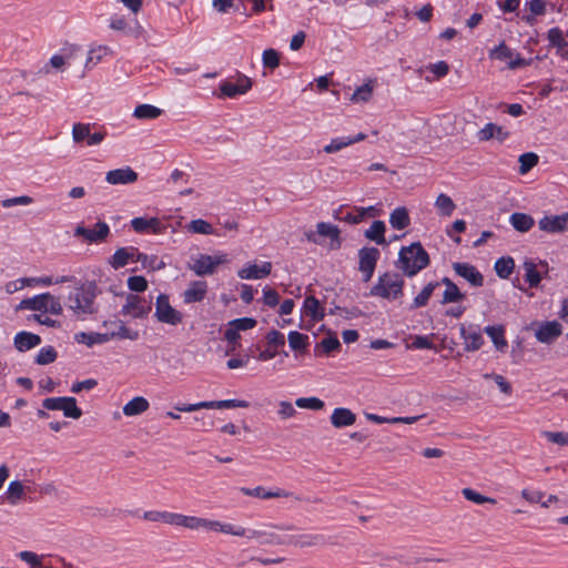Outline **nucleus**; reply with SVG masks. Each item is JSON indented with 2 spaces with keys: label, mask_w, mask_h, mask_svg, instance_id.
<instances>
[{
  "label": "nucleus",
  "mask_w": 568,
  "mask_h": 568,
  "mask_svg": "<svg viewBox=\"0 0 568 568\" xmlns=\"http://www.w3.org/2000/svg\"><path fill=\"white\" fill-rule=\"evenodd\" d=\"M286 545H294L301 548L323 546L327 542L326 537L322 534H297L286 535Z\"/></svg>",
  "instance_id": "ddd939ff"
},
{
  "label": "nucleus",
  "mask_w": 568,
  "mask_h": 568,
  "mask_svg": "<svg viewBox=\"0 0 568 568\" xmlns=\"http://www.w3.org/2000/svg\"><path fill=\"white\" fill-rule=\"evenodd\" d=\"M440 283L446 286L442 304L457 303L465 298V294L459 291L458 286L450 278L443 277Z\"/></svg>",
  "instance_id": "bb28decb"
},
{
  "label": "nucleus",
  "mask_w": 568,
  "mask_h": 568,
  "mask_svg": "<svg viewBox=\"0 0 568 568\" xmlns=\"http://www.w3.org/2000/svg\"><path fill=\"white\" fill-rule=\"evenodd\" d=\"M519 173H528L535 165H537L539 158L534 152H527L519 156Z\"/></svg>",
  "instance_id": "3c124183"
},
{
  "label": "nucleus",
  "mask_w": 568,
  "mask_h": 568,
  "mask_svg": "<svg viewBox=\"0 0 568 568\" xmlns=\"http://www.w3.org/2000/svg\"><path fill=\"white\" fill-rule=\"evenodd\" d=\"M525 270V280L529 284L530 287H537L541 281L540 273L537 271L536 264L526 260L523 264Z\"/></svg>",
  "instance_id": "37998d69"
},
{
  "label": "nucleus",
  "mask_w": 568,
  "mask_h": 568,
  "mask_svg": "<svg viewBox=\"0 0 568 568\" xmlns=\"http://www.w3.org/2000/svg\"><path fill=\"white\" fill-rule=\"evenodd\" d=\"M150 404L146 398L142 396H136L123 406V414L125 416L141 415L142 413L148 410Z\"/></svg>",
  "instance_id": "473e14b6"
},
{
  "label": "nucleus",
  "mask_w": 568,
  "mask_h": 568,
  "mask_svg": "<svg viewBox=\"0 0 568 568\" xmlns=\"http://www.w3.org/2000/svg\"><path fill=\"white\" fill-rule=\"evenodd\" d=\"M375 80H367L363 85L358 87L351 95L349 100L354 103L368 102L373 95Z\"/></svg>",
  "instance_id": "72a5a7b5"
},
{
  "label": "nucleus",
  "mask_w": 568,
  "mask_h": 568,
  "mask_svg": "<svg viewBox=\"0 0 568 568\" xmlns=\"http://www.w3.org/2000/svg\"><path fill=\"white\" fill-rule=\"evenodd\" d=\"M58 357V353L53 346L42 347L37 354L34 362L38 365H48L53 363Z\"/></svg>",
  "instance_id": "8fccbe9b"
},
{
  "label": "nucleus",
  "mask_w": 568,
  "mask_h": 568,
  "mask_svg": "<svg viewBox=\"0 0 568 568\" xmlns=\"http://www.w3.org/2000/svg\"><path fill=\"white\" fill-rule=\"evenodd\" d=\"M489 57L500 61L509 59L508 68L511 70L524 68L529 64V62L521 58L518 53H514V51L508 48L505 42H501L499 45L493 49L489 52Z\"/></svg>",
  "instance_id": "1a4fd4ad"
},
{
  "label": "nucleus",
  "mask_w": 568,
  "mask_h": 568,
  "mask_svg": "<svg viewBox=\"0 0 568 568\" xmlns=\"http://www.w3.org/2000/svg\"><path fill=\"white\" fill-rule=\"evenodd\" d=\"M143 519L149 521H162L168 525H175L176 513L148 510L144 511Z\"/></svg>",
  "instance_id": "58836bf2"
},
{
  "label": "nucleus",
  "mask_w": 568,
  "mask_h": 568,
  "mask_svg": "<svg viewBox=\"0 0 568 568\" xmlns=\"http://www.w3.org/2000/svg\"><path fill=\"white\" fill-rule=\"evenodd\" d=\"M105 180L113 185L131 184L138 180V173L130 166H125L109 171L105 175Z\"/></svg>",
  "instance_id": "f3484780"
},
{
  "label": "nucleus",
  "mask_w": 568,
  "mask_h": 568,
  "mask_svg": "<svg viewBox=\"0 0 568 568\" xmlns=\"http://www.w3.org/2000/svg\"><path fill=\"white\" fill-rule=\"evenodd\" d=\"M386 225L384 221L376 220L372 223L371 227L364 232V236L375 242L377 245H388V242L385 239Z\"/></svg>",
  "instance_id": "393cba45"
},
{
  "label": "nucleus",
  "mask_w": 568,
  "mask_h": 568,
  "mask_svg": "<svg viewBox=\"0 0 568 568\" xmlns=\"http://www.w3.org/2000/svg\"><path fill=\"white\" fill-rule=\"evenodd\" d=\"M135 261L140 262L144 268H150L152 271H160L165 267V263L160 261L158 256H149L141 252H136Z\"/></svg>",
  "instance_id": "c03bdc74"
},
{
  "label": "nucleus",
  "mask_w": 568,
  "mask_h": 568,
  "mask_svg": "<svg viewBox=\"0 0 568 568\" xmlns=\"http://www.w3.org/2000/svg\"><path fill=\"white\" fill-rule=\"evenodd\" d=\"M128 287L132 292H144L148 288V281L143 276H130L128 278Z\"/></svg>",
  "instance_id": "69168bd1"
},
{
  "label": "nucleus",
  "mask_w": 568,
  "mask_h": 568,
  "mask_svg": "<svg viewBox=\"0 0 568 568\" xmlns=\"http://www.w3.org/2000/svg\"><path fill=\"white\" fill-rule=\"evenodd\" d=\"M322 348L323 353L329 354L332 352L338 351L341 348V343L336 336H328L323 338L316 346H315V355L318 354V349Z\"/></svg>",
  "instance_id": "603ef678"
},
{
  "label": "nucleus",
  "mask_w": 568,
  "mask_h": 568,
  "mask_svg": "<svg viewBox=\"0 0 568 568\" xmlns=\"http://www.w3.org/2000/svg\"><path fill=\"white\" fill-rule=\"evenodd\" d=\"M439 286V282H429L420 293L414 298L410 310H416L426 306L433 292Z\"/></svg>",
  "instance_id": "e433bc0d"
},
{
  "label": "nucleus",
  "mask_w": 568,
  "mask_h": 568,
  "mask_svg": "<svg viewBox=\"0 0 568 568\" xmlns=\"http://www.w3.org/2000/svg\"><path fill=\"white\" fill-rule=\"evenodd\" d=\"M494 267L500 278H508L514 271L515 261L510 256H503L495 262Z\"/></svg>",
  "instance_id": "a19ab883"
},
{
  "label": "nucleus",
  "mask_w": 568,
  "mask_h": 568,
  "mask_svg": "<svg viewBox=\"0 0 568 568\" xmlns=\"http://www.w3.org/2000/svg\"><path fill=\"white\" fill-rule=\"evenodd\" d=\"M50 298V293H42L33 297L22 300L17 310H31L38 312H47L45 301Z\"/></svg>",
  "instance_id": "a878e982"
},
{
  "label": "nucleus",
  "mask_w": 568,
  "mask_h": 568,
  "mask_svg": "<svg viewBox=\"0 0 568 568\" xmlns=\"http://www.w3.org/2000/svg\"><path fill=\"white\" fill-rule=\"evenodd\" d=\"M541 231L549 234H560L568 232V213L559 215H545L538 221Z\"/></svg>",
  "instance_id": "9d476101"
},
{
  "label": "nucleus",
  "mask_w": 568,
  "mask_h": 568,
  "mask_svg": "<svg viewBox=\"0 0 568 568\" xmlns=\"http://www.w3.org/2000/svg\"><path fill=\"white\" fill-rule=\"evenodd\" d=\"M250 406V403L243 399H223V400H211L207 402V409L210 408H247Z\"/></svg>",
  "instance_id": "49530a36"
},
{
  "label": "nucleus",
  "mask_w": 568,
  "mask_h": 568,
  "mask_svg": "<svg viewBox=\"0 0 568 568\" xmlns=\"http://www.w3.org/2000/svg\"><path fill=\"white\" fill-rule=\"evenodd\" d=\"M125 304L122 306L121 313L130 315L134 318L145 317L152 310L151 302H146L139 295L128 294Z\"/></svg>",
  "instance_id": "6e6552de"
},
{
  "label": "nucleus",
  "mask_w": 568,
  "mask_h": 568,
  "mask_svg": "<svg viewBox=\"0 0 568 568\" xmlns=\"http://www.w3.org/2000/svg\"><path fill=\"white\" fill-rule=\"evenodd\" d=\"M296 406L300 408H307L318 410L324 407V402L317 397H301L295 402Z\"/></svg>",
  "instance_id": "052dcab7"
},
{
  "label": "nucleus",
  "mask_w": 568,
  "mask_h": 568,
  "mask_svg": "<svg viewBox=\"0 0 568 568\" xmlns=\"http://www.w3.org/2000/svg\"><path fill=\"white\" fill-rule=\"evenodd\" d=\"M138 248L135 247H121L118 248L110 260V264L113 268L119 270L124 267L129 261H135Z\"/></svg>",
  "instance_id": "b1692460"
},
{
  "label": "nucleus",
  "mask_w": 568,
  "mask_h": 568,
  "mask_svg": "<svg viewBox=\"0 0 568 568\" xmlns=\"http://www.w3.org/2000/svg\"><path fill=\"white\" fill-rule=\"evenodd\" d=\"M41 344V337L30 332H19L16 334L13 345L19 352H27Z\"/></svg>",
  "instance_id": "aec40b11"
},
{
  "label": "nucleus",
  "mask_w": 568,
  "mask_h": 568,
  "mask_svg": "<svg viewBox=\"0 0 568 568\" xmlns=\"http://www.w3.org/2000/svg\"><path fill=\"white\" fill-rule=\"evenodd\" d=\"M91 133L90 123H74L72 128V139L75 143H80L83 140H88Z\"/></svg>",
  "instance_id": "4d7b16f0"
},
{
  "label": "nucleus",
  "mask_w": 568,
  "mask_h": 568,
  "mask_svg": "<svg viewBox=\"0 0 568 568\" xmlns=\"http://www.w3.org/2000/svg\"><path fill=\"white\" fill-rule=\"evenodd\" d=\"M27 488L20 480H12L6 491V497L10 505H17L26 495Z\"/></svg>",
  "instance_id": "f704fd0d"
},
{
  "label": "nucleus",
  "mask_w": 568,
  "mask_h": 568,
  "mask_svg": "<svg viewBox=\"0 0 568 568\" xmlns=\"http://www.w3.org/2000/svg\"><path fill=\"white\" fill-rule=\"evenodd\" d=\"M562 333L561 324L557 321L542 323L535 333L540 343L550 344Z\"/></svg>",
  "instance_id": "2eb2a0df"
},
{
  "label": "nucleus",
  "mask_w": 568,
  "mask_h": 568,
  "mask_svg": "<svg viewBox=\"0 0 568 568\" xmlns=\"http://www.w3.org/2000/svg\"><path fill=\"white\" fill-rule=\"evenodd\" d=\"M191 270L197 276L212 275L215 272V268L212 263L211 255L201 254L191 266Z\"/></svg>",
  "instance_id": "2f4dec72"
},
{
  "label": "nucleus",
  "mask_w": 568,
  "mask_h": 568,
  "mask_svg": "<svg viewBox=\"0 0 568 568\" xmlns=\"http://www.w3.org/2000/svg\"><path fill=\"white\" fill-rule=\"evenodd\" d=\"M316 234L323 237L331 239V248L337 250L342 245L341 231L336 225L326 222L316 224Z\"/></svg>",
  "instance_id": "6ab92c4d"
},
{
  "label": "nucleus",
  "mask_w": 568,
  "mask_h": 568,
  "mask_svg": "<svg viewBox=\"0 0 568 568\" xmlns=\"http://www.w3.org/2000/svg\"><path fill=\"white\" fill-rule=\"evenodd\" d=\"M429 255L419 242H414L408 246H403L398 253L396 263L404 275L415 276L419 271L429 265Z\"/></svg>",
  "instance_id": "f03ea898"
},
{
  "label": "nucleus",
  "mask_w": 568,
  "mask_h": 568,
  "mask_svg": "<svg viewBox=\"0 0 568 568\" xmlns=\"http://www.w3.org/2000/svg\"><path fill=\"white\" fill-rule=\"evenodd\" d=\"M453 268L457 275L469 282L475 287L484 285L483 274L471 264L456 262L453 264Z\"/></svg>",
  "instance_id": "4468645a"
},
{
  "label": "nucleus",
  "mask_w": 568,
  "mask_h": 568,
  "mask_svg": "<svg viewBox=\"0 0 568 568\" xmlns=\"http://www.w3.org/2000/svg\"><path fill=\"white\" fill-rule=\"evenodd\" d=\"M211 530L221 531L224 534L240 536V537H246V535L248 534V529H245L244 527L234 526L231 524H222L217 520H212Z\"/></svg>",
  "instance_id": "ea45409f"
},
{
  "label": "nucleus",
  "mask_w": 568,
  "mask_h": 568,
  "mask_svg": "<svg viewBox=\"0 0 568 568\" xmlns=\"http://www.w3.org/2000/svg\"><path fill=\"white\" fill-rule=\"evenodd\" d=\"M63 415L69 418L78 419L82 416V410L77 406V399L74 397H67L62 409Z\"/></svg>",
  "instance_id": "6e6d98bb"
},
{
  "label": "nucleus",
  "mask_w": 568,
  "mask_h": 568,
  "mask_svg": "<svg viewBox=\"0 0 568 568\" xmlns=\"http://www.w3.org/2000/svg\"><path fill=\"white\" fill-rule=\"evenodd\" d=\"M404 280L397 273L379 275L377 283L371 288V296L397 300L403 296Z\"/></svg>",
  "instance_id": "20e7f679"
},
{
  "label": "nucleus",
  "mask_w": 568,
  "mask_h": 568,
  "mask_svg": "<svg viewBox=\"0 0 568 568\" xmlns=\"http://www.w3.org/2000/svg\"><path fill=\"white\" fill-rule=\"evenodd\" d=\"M460 335L465 342V349L468 352L479 349L484 343L483 336L478 331L466 329L464 325H460Z\"/></svg>",
  "instance_id": "cd10ccee"
},
{
  "label": "nucleus",
  "mask_w": 568,
  "mask_h": 568,
  "mask_svg": "<svg viewBox=\"0 0 568 568\" xmlns=\"http://www.w3.org/2000/svg\"><path fill=\"white\" fill-rule=\"evenodd\" d=\"M110 235V227L103 221H98L93 229H89L83 224H78L74 229V236L81 237L88 244L102 243Z\"/></svg>",
  "instance_id": "0eeeda50"
},
{
  "label": "nucleus",
  "mask_w": 568,
  "mask_h": 568,
  "mask_svg": "<svg viewBox=\"0 0 568 568\" xmlns=\"http://www.w3.org/2000/svg\"><path fill=\"white\" fill-rule=\"evenodd\" d=\"M18 557L28 562L29 565L32 566V568H41L43 567L41 565V561H40V558L37 554L32 552V551H28V550H23L21 552H19Z\"/></svg>",
  "instance_id": "774afa93"
},
{
  "label": "nucleus",
  "mask_w": 568,
  "mask_h": 568,
  "mask_svg": "<svg viewBox=\"0 0 568 568\" xmlns=\"http://www.w3.org/2000/svg\"><path fill=\"white\" fill-rule=\"evenodd\" d=\"M252 88V80L246 75H240L237 83L223 81L220 84V97L234 98L237 94H244Z\"/></svg>",
  "instance_id": "f8f14e48"
},
{
  "label": "nucleus",
  "mask_w": 568,
  "mask_h": 568,
  "mask_svg": "<svg viewBox=\"0 0 568 568\" xmlns=\"http://www.w3.org/2000/svg\"><path fill=\"white\" fill-rule=\"evenodd\" d=\"M161 114L162 110L151 104H140L133 112L136 119H156Z\"/></svg>",
  "instance_id": "a18cd8bd"
},
{
  "label": "nucleus",
  "mask_w": 568,
  "mask_h": 568,
  "mask_svg": "<svg viewBox=\"0 0 568 568\" xmlns=\"http://www.w3.org/2000/svg\"><path fill=\"white\" fill-rule=\"evenodd\" d=\"M241 491L245 496H252V497H257V498H263V499L291 496V493H288L286 490L277 489L276 491H271V490L267 491L262 486H257L255 488L242 487Z\"/></svg>",
  "instance_id": "c85d7f7f"
},
{
  "label": "nucleus",
  "mask_w": 568,
  "mask_h": 568,
  "mask_svg": "<svg viewBox=\"0 0 568 568\" xmlns=\"http://www.w3.org/2000/svg\"><path fill=\"white\" fill-rule=\"evenodd\" d=\"M154 316L158 322L176 326L183 322V314L175 310L166 294H160L155 301Z\"/></svg>",
  "instance_id": "39448f33"
},
{
  "label": "nucleus",
  "mask_w": 568,
  "mask_h": 568,
  "mask_svg": "<svg viewBox=\"0 0 568 568\" xmlns=\"http://www.w3.org/2000/svg\"><path fill=\"white\" fill-rule=\"evenodd\" d=\"M175 526H182L189 529H206L211 530L212 520L195 516H185L176 514Z\"/></svg>",
  "instance_id": "4be33fe9"
},
{
  "label": "nucleus",
  "mask_w": 568,
  "mask_h": 568,
  "mask_svg": "<svg viewBox=\"0 0 568 568\" xmlns=\"http://www.w3.org/2000/svg\"><path fill=\"white\" fill-rule=\"evenodd\" d=\"M509 223L516 231L526 233L535 225V220L529 214L515 212L510 215Z\"/></svg>",
  "instance_id": "c756f323"
},
{
  "label": "nucleus",
  "mask_w": 568,
  "mask_h": 568,
  "mask_svg": "<svg viewBox=\"0 0 568 568\" xmlns=\"http://www.w3.org/2000/svg\"><path fill=\"white\" fill-rule=\"evenodd\" d=\"M435 206L440 211V214L445 216H450L456 209L453 200L444 193L437 196Z\"/></svg>",
  "instance_id": "09e8293b"
},
{
  "label": "nucleus",
  "mask_w": 568,
  "mask_h": 568,
  "mask_svg": "<svg viewBox=\"0 0 568 568\" xmlns=\"http://www.w3.org/2000/svg\"><path fill=\"white\" fill-rule=\"evenodd\" d=\"M379 256V250L373 246H364L358 250V271L363 275V282L372 280Z\"/></svg>",
  "instance_id": "423d86ee"
},
{
  "label": "nucleus",
  "mask_w": 568,
  "mask_h": 568,
  "mask_svg": "<svg viewBox=\"0 0 568 568\" xmlns=\"http://www.w3.org/2000/svg\"><path fill=\"white\" fill-rule=\"evenodd\" d=\"M207 293V284L204 281H193L183 293V302L192 304L202 302Z\"/></svg>",
  "instance_id": "a211bd4d"
},
{
  "label": "nucleus",
  "mask_w": 568,
  "mask_h": 568,
  "mask_svg": "<svg viewBox=\"0 0 568 568\" xmlns=\"http://www.w3.org/2000/svg\"><path fill=\"white\" fill-rule=\"evenodd\" d=\"M484 332L491 338V342L496 346L497 349L503 351L507 346V341L505 339V329L501 325L499 326H486Z\"/></svg>",
  "instance_id": "4c0bfd02"
},
{
  "label": "nucleus",
  "mask_w": 568,
  "mask_h": 568,
  "mask_svg": "<svg viewBox=\"0 0 568 568\" xmlns=\"http://www.w3.org/2000/svg\"><path fill=\"white\" fill-rule=\"evenodd\" d=\"M272 272V263L263 262L261 265L248 264L237 272L242 280H260L268 276Z\"/></svg>",
  "instance_id": "dca6fc26"
},
{
  "label": "nucleus",
  "mask_w": 568,
  "mask_h": 568,
  "mask_svg": "<svg viewBox=\"0 0 568 568\" xmlns=\"http://www.w3.org/2000/svg\"><path fill=\"white\" fill-rule=\"evenodd\" d=\"M542 436L546 437L550 443L557 445H568V433L565 432H542Z\"/></svg>",
  "instance_id": "0e129e2a"
},
{
  "label": "nucleus",
  "mask_w": 568,
  "mask_h": 568,
  "mask_svg": "<svg viewBox=\"0 0 568 568\" xmlns=\"http://www.w3.org/2000/svg\"><path fill=\"white\" fill-rule=\"evenodd\" d=\"M100 290L94 281L82 283L67 298V307L78 320H85L88 316L98 313L95 303Z\"/></svg>",
  "instance_id": "f257e3e1"
},
{
  "label": "nucleus",
  "mask_w": 568,
  "mask_h": 568,
  "mask_svg": "<svg viewBox=\"0 0 568 568\" xmlns=\"http://www.w3.org/2000/svg\"><path fill=\"white\" fill-rule=\"evenodd\" d=\"M462 494L463 496L469 500V501H473L475 504H485V503H489V504H496V499L494 498H490V497H486L477 491H475L474 489L471 488H464L462 490Z\"/></svg>",
  "instance_id": "13d9d810"
},
{
  "label": "nucleus",
  "mask_w": 568,
  "mask_h": 568,
  "mask_svg": "<svg viewBox=\"0 0 568 568\" xmlns=\"http://www.w3.org/2000/svg\"><path fill=\"white\" fill-rule=\"evenodd\" d=\"M389 223L395 230H404L409 226L410 217L404 206L396 207L389 215Z\"/></svg>",
  "instance_id": "7c9ffc66"
},
{
  "label": "nucleus",
  "mask_w": 568,
  "mask_h": 568,
  "mask_svg": "<svg viewBox=\"0 0 568 568\" xmlns=\"http://www.w3.org/2000/svg\"><path fill=\"white\" fill-rule=\"evenodd\" d=\"M303 308L305 314L311 316L315 322L324 317V311L321 308L320 301L315 296H307L304 300Z\"/></svg>",
  "instance_id": "c9c22d12"
},
{
  "label": "nucleus",
  "mask_w": 568,
  "mask_h": 568,
  "mask_svg": "<svg viewBox=\"0 0 568 568\" xmlns=\"http://www.w3.org/2000/svg\"><path fill=\"white\" fill-rule=\"evenodd\" d=\"M287 339L290 347L295 352H305L308 346V336L297 331H291Z\"/></svg>",
  "instance_id": "79ce46f5"
},
{
  "label": "nucleus",
  "mask_w": 568,
  "mask_h": 568,
  "mask_svg": "<svg viewBox=\"0 0 568 568\" xmlns=\"http://www.w3.org/2000/svg\"><path fill=\"white\" fill-rule=\"evenodd\" d=\"M530 14L524 17V19L528 23H532L536 16H542L546 12V1L545 0H530L527 2Z\"/></svg>",
  "instance_id": "5fc2aeb1"
},
{
  "label": "nucleus",
  "mask_w": 568,
  "mask_h": 568,
  "mask_svg": "<svg viewBox=\"0 0 568 568\" xmlns=\"http://www.w3.org/2000/svg\"><path fill=\"white\" fill-rule=\"evenodd\" d=\"M263 295L264 304L270 307H275L280 303V295L273 288L265 287L263 290Z\"/></svg>",
  "instance_id": "338daca9"
},
{
  "label": "nucleus",
  "mask_w": 568,
  "mask_h": 568,
  "mask_svg": "<svg viewBox=\"0 0 568 568\" xmlns=\"http://www.w3.org/2000/svg\"><path fill=\"white\" fill-rule=\"evenodd\" d=\"M265 339L267 347L257 356V359L263 362L274 358L278 353V348H282L285 345L284 334L276 329L270 331L266 334Z\"/></svg>",
  "instance_id": "9b49d317"
},
{
  "label": "nucleus",
  "mask_w": 568,
  "mask_h": 568,
  "mask_svg": "<svg viewBox=\"0 0 568 568\" xmlns=\"http://www.w3.org/2000/svg\"><path fill=\"white\" fill-rule=\"evenodd\" d=\"M256 324L257 322L253 317H240L230 321V325L234 326L239 332L252 329Z\"/></svg>",
  "instance_id": "e2e57ef3"
},
{
  "label": "nucleus",
  "mask_w": 568,
  "mask_h": 568,
  "mask_svg": "<svg viewBox=\"0 0 568 568\" xmlns=\"http://www.w3.org/2000/svg\"><path fill=\"white\" fill-rule=\"evenodd\" d=\"M263 65L275 69L280 65V53L274 49H266L262 54Z\"/></svg>",
  "instance_id": "680f3d73"
},
{
  "label": "nucleus",
  "mask_w": 568,
  "mask_h": 568,
  "mask_svg": "<svg viewBox=\"0 0 568 568\" xmlns=\"http://www.w3.org/2000/svg\"><path fill=\"white\" fill-rule=\"evenodd\" d=\"M185 229L189 232L195 234L209 235L214 233L213 226L202 219L192 220L190 223L186 224Z\"/></svg>",
  "instance_id": "de8ad7c7"
},
{
  "label": "nucleus",
  "mask_w": 568,
  "mask_h": 568,
  "mask_svg": "<svg viewBox=\"0 0 568 568\" xmlns=\"http://www.w3.org/2000/svg\"><path fill=\"white\" fill-rule=\"evenodd\" d=\"M63 57H68L67 65H73L78 60L81 61L84 57V51L79 45H69L61 50Z\"/></svg>",
  "instance_id": "864d4df0"
},
{
  "label": "nucleus",
  "mask_w": 568,
  "mask_h": 568,
  "mask_svg": "<svg viewBox=\"0 0 568 568\" xmlns=\"http://www.w3.org/2000/svg\"><path fill=\"white\" fill-rule=\"evenodd\" d=\"M334 217L344 221L351 224H358L362 222V219L358 216V209L354 207L352 211H344L343 209H339L335 212Z\"/></svg>",
  "instance_id": "bf43d9fd"
},
{
  "label": "nucleus",
  "mask_w": 568,
  "mask_h": 568,
  "mask_svg": "<svg viewBox=\"0 0 568 568\" xmlns=\"http://www.w3.org/2000/svg\"><path fill=\"white\" fill-rule=\"evenodd\" d=\"M356 422V415L348 408H335L331 415V423L335 428L352 426Z\"/></svg>",
  "instance_id": "5701e85b"
},
{
  "label": "nucleus",
  "mask_w": 568,
  "mask_h": 568,
  "mask_svg": "<svg viewBox=\"0 0 568 568\" xmlns=\"http://www.w3.org/2000/svg\"><path fill=\"white\" fill-rule=\"evenodd\" d=\"M112 324H118L119 331H111L110 333L80 332L74 335V339L79 344L92 347L95 344H104L114 338H128L131 341H136L139 338V332L128 328L122 321H114Z\"/></svg>",
  "instance_id": "7ed1b4c3"
},
{
  "label": "nucleus",
  "mask_w": 568,
  "mask_h": 568,
  "mask_svg": "<svg viewBox=\"0 0 568 568\" xmlns=\"http://www.w3.org/2000/svg\"><path fill=\"white\" fill-rule=\"evenodd\" d=\"M246 537L250 539H258L261 545H286V535L281 536L272 531L248 529Z\"/></svg>",
  "instance_id": "412c9836"
}]
</instances>
